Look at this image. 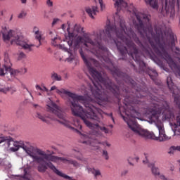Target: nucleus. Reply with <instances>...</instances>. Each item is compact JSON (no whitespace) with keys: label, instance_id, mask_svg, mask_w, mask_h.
I'll list each match as a JSON object with an SVG mask.
<instances>
[{"label":"nucleus","instance_id":"1","mask_svg":"<svg viewBox=\"0 0 180 180\" xmlns=\"http://www.w3.org/2000/svg\"><path fill=\"white\" fill-rule=\"evenodd\" d=\"M105 68L110 71L113 77H118V78H122L126 84L130 85L134 91L130 93L129 95V90L127 89H122V86H117L109 77L106 75L102 77L101 74L95 68H93V96L96 99L98 105H102L103 102H108V95L105 92H102V86L99 84L98 82L103 84V85L113 94L114 96L120 101V92L121 89L123 92H125V98L124 100V103L125 105L124 110L125 113L128 116L127 118L124 115H121L123 120L126 122L128 127L134 131L136 136L142 137V139H151L152 140H156L157 141H168L171 140V136H167L165 134V129H164V124L162 122H159L158 120L160 117L162 116L165 120H170V119H174V113L171 110L169 107V103L167 102L165 100H161L157 96L152 97V101H154L148 108V123L153 124L154 123L159 131V136H155L154 133L148 131L147 129L141 128L140 124H137L134 119L140 116V112H139V109L141 105H143L142 98H144L147 95V90L146 89H141L140 84H137L130 76L127 75L126 73L122 72L119 68L115 65H105ZM135 92V93H134Z\"/></svg>","mask_w":180,"mask_h":180},{"label":"nucleus","instance_id":"2","mask_svg":"<svg viewBox=\"0 0 180 180\" xmlns=\"http://www.w3.org/2000/svg\"><path fill=\"white\" fill-rule=\"evenodd\" d=\"M120 27H116V22L115 25L108 24L105 28L103 31H100L99 33L94 34L89 36L84 34L83 37H78L74 42L73 47L74 51H77L79 49V43L84 41V46L89 49V50H94V49H99L103 51L108 52V48L102 46V39L103 40H110L111 43L115 44L121 58L120 60H126L127 54L131 56L133 60L138 64L139 69L136 68V65L131 63L136 72L139 74H147L148 75V66L144 63L143 58L144 55L141 52L139 51L137 46L134 44L133 41H135L136 44L139 46L142 51L148 56V44L141 43L137 35L131 30L128 28L124 24V20H120Z\"/></svg>","mask_w":180,"mask_h":180},{"label":"nucleus","instance_id":"3","mask_svg":"<svg viewBox=\"0 0 180 180\" xmlns=\"http://www.w3.org/2000/svg\"><path fill=\"white\" fill-rule=\"evenodd\" d=\"M56 94H58L60 96L66 95L69 98H71L72 100L70 98L68 99V105L71 109L72 115L77 117H81L82 120H83L84 123L89 129H95V127H97V130H99L101 126H99V124L98 123H101V118L98 115V113H96V108L89 103H84V106L87 110H84L82 106L79 103L80 101L85 102V96H79L75 93L65 90V89H56ZM87 119H91L98 123L93 124Z\"/></svg>","mask_w":180,"mask_h":180},{"label":"nucleus","instance_id":"4","mask_svg":"<svg viewBox=\"0 0 180 180\" xmlns=\"http://www.w3.org/2000/svg\"><path fill=\"white\" fill-rule=\"evenodd\" d=\"M47 110L48 112H51L53 113L52 115H49L46 116L42 115L40 112L37 113V117L38 119H40L44 123H49V120H46V118L50 119L53 122H58L60 124H63L67 129H70V130H72V131H75L76 133H79V131L73 127L71 126V122L67 120V114L64 112L63 108L58 106L56 103L51 101L49 105H47Z\"/></svg>","mask_w":180,"mask_h":180},{"label":"nucleus","instance_id":"5","mask_svg":"<svg viewBox=\"0 0 180 180\" xmlns=\"http://www.w3.org/2000/svg\"><path fill=\"white\" fill-rule=\"evenodd\" d=\"M35 153L37 155H41L43 157V161L40 165L37 166V169L39 172L44 174L46 171H47L48 168L51 169L54 174L58 175V176H61V178H64L65 179H71V176L60 172L57 167L52 162H56V161H62V162H68L70 160L63 158L55 156L51 154L46 153L43 150L39 148L35 149Z\"/></svg>","mask_w":180,"mask_h":180},{"label":"nucleus","instance_id":"6","mask_svg":"<svg viewBox=\"0 0 180 180\" xmlns=\"http://www.w3.org/2000/svg\"><path fill=\"white\" fill-rule=\"evenodd\" d=\"M20 148H22L25 153L31 158H32L33 162H37V164H41L43 161V156L39 155L33 152H32V150L30 149V143L29 142L27 143H23V141H21V146Z\"/></svg>","mask_w":180,"mask_h":180},{"label":"nucleus","instance_id":"7","mask_svg":"<svg viewBox=\"0 0 180 180\" xmlns=\"http://www.w3.org/2000/svg\"><path fill=\"white\" fill-rule=\"evenodd\" d=\"M15 41L18 46H20L22 47L24 50L27 51V53H30V51H33L32 47H34V44H27V40H25L22 35H17L15 37Z\"/></svg>","mask_w":180,"mask_h":180},{"label":"nucleus","instance_id":"8","mask_svg":"<svg viewBox=\"0 0 180 180\" xmlns=\"http://www.w3.org/2000/svg\"><path fill=\"white\" fill-rule=\"evenodd\" d=\"M2 36L4 41H9V40H11V38L13 37L11 43V44H13V41L16 43V37L20 35L15 30H10L8 32H3Z\"/></svg>","mask_w":180,"mask_h":180},{"label":"nucleus","instance_id":"9","mask_svg":"<svg viewBox=\"0 0 180 180\" xmlns=\"http://www.w3.org/2000/svg\"><path fill=\"white\" fill-rule=\"evenodd\" d=\"M11 67L12 66H8V68H6V69H4L0 66V77H4V75L6 74H10L11 78H15V77H16L20 72L18 70L12 69Z\"/></svg>","mask_w":180,"mask_h":180},{"label":"nucleus","instance_id":"10","mask_svg":"<svg viewBox=\"0 0 180 180\" xmlns=\"http://www.w3.org/2000/svg\"><path fill=\"white\" fill-rule=\"evenodd\" d=\"M169 37L171 39V50L178 56L179 54L180 49L179 47H175V35L174 33H170Z\"/></svg>","mask_w":180,"mask_h":180},{"label":"nucleus","instance_id":"11","mask_svg":"<svg viewBox=\"0 0 180 180\" xmlns=\"http://www.w3.org/2000/svg\"><path fill=\"white\" fill-rule=\"evenodd\" d=\"M13 140V138L11 136H2V137H0V144H2V143H4L5 147H7V148H10L11 146H12Z\"/></svg>","mask_w":180,"mask_h":180},{"label":"nucleus","instance_id":"12","mask_svg":"<svg viewBox=\"0 0 180 180\" xmlns=\"http://www.w3.org/2000/svg\"><path fill=\"white\" fill-rule=\"evenodd\" d=\"M86 169L88 174H92V175H94V179H98V176H102V173L99 169H96L95 168H91L89 166L86 167Z\"/></svg>","mask_w":180,"mask_h":180},{"label":"nucleus","instance_id":"13","mask_svg":"<svg viewBox=\"0 0 180 180\" xmlns=\"http://www.w3.org/2000/svg\"><path fill=\"white\" fill-rule=\"evenodd\" d=\"M115 7L117 8V12H120L122 8H127V2L126 0H116Z\"/></svg>","mask_w":180,"mask_h":180},{"label":"nucleus","instance_id":"14","mask_svg":"<svg viewBox=\"0 0 180 180\" xmlns=\"http://www.w3.org/2000/svg\"><path fill=\"white\" fill-rule=\"evenodd\" d=\"M22 145V141H12L11 146H10V151H12V153H16V151H18L19 148H20Z\"/></svg>","mask_w":180,"mask_h":180},{"label":"nucleus","instance_id":"15","mask_svg":"<svg viewBox=\"0 0 180 180\" xmlns=\"http://www.w3.org/2000/svg\"><path fill=\"white\" fill-rule=\"evenodd\" d=\"M86 12L91 19H95V17L94 16L96 15V13H98L99 11H98L97 6H92L91 8H87Z\"/></svg>","mask_w":180,"mask_h":180},{"label":"nucleus","instance_id":"16","mask_svg":"<svg viewBox=\"0 0 180 180\" xmlns=\"http://www.w3.org/2000/svg\"><path fill=\"white\" fill-rule=\"evenodd\" d=\"M67 31L68 32V38H66V41L70 47V49H71V47L72 46V43H74V41H72V39H74V33L72 32H70V27H68L67 28Z\"/></svg>","mask_w":180,"mask_h":180},{"label":"nucleus","instance_id":"17","mask_svg":"<svg viewBox=\"0 0 180 180\" xmlns=\"http://www.w3.org/2000/svg\"><path fill=\"white\" fill-rule=\"evenodd\" d=\"M12 66V63H11V60L9 59V56H8V53H5L4 55V64L1 67V68H4V70L8 68V67Z\"/></svg>","mask_w":180,"mask_h":180},{"label":"nucleus","instance_id":"18","mask_svg":"<svg viewBox=\"0 0 180 180\" xmlns=\"http://www.w3.org/2000/svg\"><path fill=\"white\" fill-rule=\"evenodd\" d=\"M147 5H150L153 9H158V0H144Z\"/></svg>","mask_w":180,"mask_h":180},{"label":"nucleus","instance_id":"19","mask_svg":"<svg viewBox=\"0 0 180 180\" xmlns=\"http://www.w3.org/2000/svg\"><path fill=\"white\" fill-rule=\"evenodd\" d=\"M51 78L52 79V81H63V77H61V75H58L56 72H52L51 74Z\"/></svg>","mask_w":180,"mask_h":180},{"label":"nucleus","instance_id":"20","mask_svg":"<svg viewBox=\"0 0 180 180\" xmlns=\"http://www.w3.org/2000/svg\"><path fill=\"white\" fill-rule=\"evenodd\" d=\"M11 91V87L9 86L0 84V92L2 94H8Z\"/></svg>","mask_w":180,"mask_h":180},{"label":"nucleus","instance_id":"21","mask_svg":"<svg viewBox=\"0 0 180 180\" xmlns=\"http://www.w3.org/2000/svg\"><path fill=\"white\" fill-rule=\"evenodd\" d=\"M175 151H180V146H171L169 148V151L167 152L168 154H174Z\"/></svg>","mask_w":180,"mask_h":180},{"label":"nucleus","instance_id":"22","mask_svg":"<svg viewBox=\"0 0 180 180\" xmlns=\"http://www.w3.org/2000/svg\"><path fill=\"white\" fill-rule=\"evenodd\" d=\"M68 163L73 165V167H75V168H79V167H82V165L79 164L77 160H74L72 159H70L68 160Z\"/></svg>","mask_w":180,"mask_h":180},{"label":"nucleus","instance_id":"23","mask_svg":"<svg viewBox=\"0 0 180 180\" xmlns=\"http://www.w3.org/2000/svg\"><path fill=\"white\" fill-rule=\"evenodd\" d=\"M74 30L75 32H77V33H81V32L84 33V27H81L79 25L75 24L74 26Z\"/></svg>","mask_w":180,"mask_h":180},{"label":"nucleus","instance_id":"24","mask_svg":"<svg viewBox=\"0 0 180 180\" xmlns=\"http://www.w3.org/2000/svg\"><path fill=\"white\" fill-rule=\"evenodd\" d=\"M36 34L35 36V39H37V40H38V41L39 42V46L40 44H41V34H40V32L39 31V30H37V31H35Z\"/></svg>","mask_w":180,"mask_h":180},{"label":"nucleus","instance_id":"25","mask_svg":"<svg viewBox=\"0 0 180 180\" xmlns=\"http://www.w3.org/2000/svg\"><path fill=\"white\" fill-rule=\"evenodd\" d=\"M27 15V12L25 10H22L20 15H18V19H25Z\"/></svg>","mask_w":180,"mask_h":180},{"label":"nucleus","instance_id":"26","mask_svg":"<svg viewBox=\"0 0 180 180\" xmlns=\"http://www.w3.org/2000/svg\"><path fill=\"white\" fill-rule=\"evenodd\" d=\"M23 58H26V54H25V53L21 51L18 54V60H22Z\"/></svg>","mask_w":180,"mask_h":180},{"label":"nucleus","instance_id":"27","mask_svg":"<svg viewBox=\"0 0 180 180\" xmlns=\"http://www.w3.org/2000/svg\"><path fill=\"white\" fill-rule=\"evenodd\" d=\"M102 155L105 158V160H109V155L107 150H103Z\"/></svg>","mask_w":180,"mask_h":180},{"label":"nucleus","instance_id":"28","mask_svg":"<svg viewBox=\"0 0 180 180\" xmlns=\"http://www.w3.org/2000/svg\"><path fill=\"white\" fill-rule=\"evenodd\" d=\"M99 130H101V131H104V133H105V134H108V133H109V129H108L105 127H99Z\"/></svg>","mask_w":180,"mask_h":180},{"label":"nucleus","instance_id":"29","mask_svg":"<svg viewBox=\"0 0 180 180\" xmlns=\"http://www.w3.org/2000/svg\"><path fill=\"white\" fill-rule=\"evenodd\" d=\"M66 61H68V63H72V61H74V56L72 53H70V56L66 59Z\"/></svg>","mask_w":180,"mask_h":180},{"label":"nucleus","instance_id":"30","mask_svg":"<svg viewBox=\"0 0 180 180\" xmlns=\"http://www.w3.org/2000/svg\"><path fill=\"white\" fill-rule=\"evenodd\" d=\"M98 3L100 4L101 11L105 9V6L103 5V0H98Z\"/></svg>","mask_w":180,"mask_h":180},{"label":"nucleus","instance_id":"31","mask_svg":"<svg viewBox=\"0 0 180 180\" xmlns=\"http://www.w3.org/2000/svg\"><path fill=\"white\" fill-rule=\"evenodd\" d=\"M46 5L49 6V8H51V6H53V1H51V0H47Z\"/></svg>","mask_w":180,"mask_h":180},{"label":"nucleus","instance_id":"32","mask_svg":"<svg viewBox=\"0 0 180 180\" xmlns=\"http://www.w3.org/2000/svg\"><path fill=\"white\" fill-rule=\"evenodd\" d=\"M57 22H60V19L54 18L53 22H52V26H54V25H56V23H57Z\"/></svg>","mask_w":180,"mask_h":180},{"label":"nucleus","instance_id":"33","mask_svg":"<svg viewBox=\"0 0 180 180\" xmlns=\"http://www.w3.org/2000/svg\"><path fill=\"white\" fill-rule=\"evenodd\" d=\"M144 155H145L146 160H143V164H148L149 161H148V159L147 158V154L145 153Z\"/></svg>","mask_w":180,"mask_h":180},{"label":"nucleus","instance_id":"34","mask_svg":"<svg viewBox=\"0 0 180 180\" xmlns=\"http://www.w3.org/2000/svg\"><path fill=\"white\" fill-rule=\"evenodd\" d=\"M129 172V170H124L122 172L121 175L122 176H124L126 174H127Z\"/></svg>","mask_w":180,"mask_h":180},{"label":"nucleus","instance_id":"35","mask_svg":"<svg viewBox=\"0 0 180 180\" xmlns=\"http://www.w3.org/2000/svg\"><path fill=\"white\" fill-rule=\"evenodd\" d=\"M60 47L64 50V51H68V48L64 46V45H60Z\"/></svg>","mask_w":180,"mask_h":180},{"label":"nucleus","instance_id":"36","mask_svg":"<svg viewBox=\"0 0 180 180\" xmlns=\"http://www.w3.org/2000/svg\"><path fill=\"white\" fill-rule=\"evenodd\" d=\"M56 40H57V37H55L53 39H52V44L53 46H56Z\"/></svg>","mask_w":180,"mask_h":180},{"label":"nucleus","instance_id":"37","mask_svg":"<svg viewBox=\"0 0 180 180\" xmlns=\"http://www.w3.org/2000/svg\"><path fill=\"white\" fill-rule=\"evenodd\" d=\"M36 89H39V91H43V88H41L39 84L35 86Z\"/></svg>","mask_w":180,"mask_h":180},{"label":"nucleus","instance_id":"38","mask_svg":"<svg viewBox=\"0 0 180 180\" xmlns=\"http://www.w3.org/2000/svg\"><path fill=\"white\" fill-rule=\"evenodd\" d=\"M27 171L26 170V169H25L23 178H27Z\"/></svg>","mask_w":180,"mask_h":180},{"label":"nucleus","instance_id":"39","mask_svg":"<svg viewBox=\"0 0 180 180\" xmlns=\"http://www.w3.org/2000/svg\"><path fill=\"white\" fill-rule=\"evenodd\" d=\"M75 158H76L79 161H84V159H82V158H81L79 156H76V157H75Z\"/></svg>","mask_w":180,"mask_h":180},{"label":"nucleus","instance_id":"40","mask_svg":"<svg viewBox=\"0 0 180 180\" xmlns=\"http://www.w3.org/2000/svg\"><path fill=\"white\" fill-rule=\"evenodd\" d=\"M165 9L166 11V13H168V12H169V9L167 7V2H165Z\"/></svg>","mask_w":180,"mask_h":180},{"label":"nucleus","instance_id":"41","mask_svg":"<svg viewBox=\"0 0 180 180\" xmlns=\"http://www.w3.org/2000/svg\"><path fill=\"white\" fill-rule=\"evenodd\" d=\"M108 115L110 116L112 122L115 123V118L113 117V114L112 113H110Z\"/></svg>","mask_w":180,"mask_h":180},{"label":"nucleus","instance_id":"42","mask_svg":"<svg viewBox=\"0 0 180 180\" xmlns=\"http://www.w3.org/2000/svg\"><path fill=\"white\" fill-rule=\"evenodd\" d=\"M55 89H57V86H53L51 87L50 91H54Z\"/></svg>","mask_w":180,"mask_h":180},{"label":"nucleus","instance_id":"43","mask_svg":"<svg viewBox=\"0 0 180 180\" xmlns=\"http://www.w3.org/2000/svg\"><path fill=\"white\" fill-rule=\"evenodd\" d=\"M20 1H21V4H26L27 2V0H20Z\"/></svg>","mask_w":180,"mask_h":180},{"label":"nucleus","instance_id":"44","mask_svg":"<svg viewBox=\"0 0 180 180\" xmlns=\"http://www.w3.org/2000/svg\"><path fill=\"white\" fill-rule=\"evenodd\" d=\"M42 89L43 90H41V91H45L46 92L49 91V89H47L46 86H43Z\"/></svg>","mask_w":180,"mask_h":180},{"label":"nucleus","instance_id":"45","mask_svg":"<svg viewBox=\"0 0 180 180\" xmlns=\"http://www.w3.org/2000/svg\"><path fill=\"white\" fill-rule=\"evenodd\" d=\"M33 30H34V33H36V31L39 30V28L37 27H34Z\"/></svg>","mask_w":180,"mask_h":180},{"label":"nucleus","instance_id":"46","mask_svg":"<svg viewBox=\"0 0 180 180\" xmlns=\"http://www.w3.org/2000/svg\"><path fill=\"white\" fill-rule=\"evenodd\" d=\"M104 144H105V146H107V147H110V143H109L108 142H105Z\"/></svg>","mask_w":180,"mask_h":180},{"label":"nucleus","instance_id":"47","mask_svg":"<svg viewBox=\"0 0 180 180\" xmlns=\"http://www.w3.org/2000/svg\"><path fill=\"white\" fill-rule=\"evenodd\" d=\"M61 28L63 29V30H65V25H62Z\"/></svg>","mask_w":180,"mask_h":180},{"label":"nucleus","instance_id":"48","mask_svg":"<svg viewBox=\"0 0 180 180\" xmlns=\"http://www.w3.org/2000/svg\"><path fill=\"white\" fill-rule=\"evenodd\" d=\"M4 164V160L0 158V165H2Z\"/></svg>","mask_w":180,"mask_h":180},{"label":"nucleus","instance_id":"49","mask_svg":"<svg viewBox=\"0 0 180 180\" xmlns=\"http://www.w3.org/2000/svg\"><path fill=\"white\" fill-rule=\"evenodd\" d=\"M128 162H129V165H131L132 167H133V165H134V164H133L132 162H131L129 159H128Z\"/></svg>","mask_w":180,"mask_h":180},{"label":"nucleus","instance_id":"50","mask_svg":"<svg viewBox=\"0 0 180 180\" xmlns=\"http://www.w3.org/2000/svg\"><path fill=\"white\" fill-rule=\"evenodd\" d=\"M24 73L26 74V72H27V70L26 68L23 69Z\"/></svg>","mask_w":180,"mask_h":180},{"label":"nucleus","instance_id":"51","mask_svg":"<svg viewBox=\"0 0 180 180\" xmlns=\"http://www.w3.org/2000/svg\"><path fill=\"white\" fill-rule=\"evenodd\" d=\"M94 150H99V146H96V148H94Z\"/></svg>","mask_w":180,"mask_h":180},{"label":"nucleus","instance_id":"52","mask_svg":"<svg viewBox=\"0 0 180 180\" xmlns=\"http://www.w3.org/2000/svg\"><path fill=\"white\" fill-rule=\"evenodd\" d=\"M11 89H12L13 92H16V89H12V88H11Z\"/></svg>","mask_w":180,"mask_h":180},{"label":"nucleus","instance_id":"53","mask_svg":"<svg viewBox=\"0 0 180 180\" xmlns=\"http://www.w3.org/2000/svg\"><path fill=\"white\" fill-rule=\"evenodd\" d=\"M135 160H136V161H139V160H140V158L139 157H136Z\"/></svg>","mask_w":180,"mask_h":180},{"label":"nucleus","instance_id":"54","mask_svg":"<svg viewBox=\"0 0 180 180\" xmlns=\"http://www.w3.org/2000/svg\"><path fill=\"white\" fill-rule=\"evenodd\" d=\"M33 106H34V108H37V106H39V105H37V104H33Z\"/></svg>","mask_w":180,"mask_h":180},{"label":"nucleus","instance_id":"55","mask_svg":"<svg viewBox=\"0 0 180 180\" xmlns=\"http://www.w3.org/2000/svg\"><path fill=\"white\" fill-rule=\"evenodd\" d=\"M13 18V15H11L10 18V20H12Z\"/></svg>","mask_w":180,"mask_h":180},{"label":"nucleus","instance_id":"56","mask_svg":"<svg viewBox=\"0 0 180 180\" xmlns=\"http://www.w3.org/2000/svg\"><path fill=\"white\" fill-rule=\"evenodd\" d=\"M49 34H53V32L50 31Z\"/></svg>","mask_w":180,"mask_h":180},{"label":"nucleus","instance_id":"57","mask_svg":"<svg viewBox=\"0 0 180 180\" xmlns=\"http://www.w3.org/2000/svg\"><path fill=\"white\" fill-rule=\"evenodd\" d=\"M25 89H26V91H27V92L30 93V91H29V89L27 88H25Z\"/></svg>","mask_w":180,"mask_h":180},{"label":"nucleus","instance_id":"58","mask_svg":"<svg viewBox=\"0 0 180 180\" xmlns=\"http://www.w3.org/2000/svg\"><path fill=\"white\" fill-rule=\"evenodd\" d=\"M165 71H166L167 72H168V69H165Z\"/></svg>","mask_w":180,"mask_h":180},{"label":"nucleus","instance_id":"59","mask_svg":"<svg viewBox=\"0 0 180 180\" xmlns=\"http://www.w3.org/2000/svg\"><path fill=\"white\" fill-rule=\"evenodd\" d=\"M96 134H101V133L99 131H97Z\"/></svg>","mask_w":180,"mask_h":180},{"label":"nucleus","instance_id":"60","mask_svg":"<svg viewBox=\"0 0 180 180\" xmlns=\"http://www.w3.org/2000/svg\"><path fill=\"white\" fill-rule=\"evenodd\" d=\"M98 144H105L104 143L99 142Z\"/></svg>","mask_w":180,"mask_h":180},{"label":"nucleus","instance_id":"61","mask_svg":"<svg viewBox=\"0 0 180 180\" xmlns=\"http://www.w3.org/2000/svg\"><path fill=\"white\" fill-rule=\"evenodd\" d=\"M38 95H39V96H41V93H39Z\"/></svg>","mask_w":180,"mask_h":180},{"label":"nucleus","instance_id":"62","mask_svg":"<svg viewBox=\"0 0 180 180\" xmlns=\"http://www.w3.org/2000/svg\"><path fill=\"white\" fill-rule=\"evenodd\" d=\"M110 127H113V125H110Z\"/></svg>","mask_w":180,"mask_h":180},{"label":"nucleus","instance_id":"63","mask_svg":"<svg viewBox=\"0 0 180 180\" xmlns=\"http://www.w3.org/2000/svg\"><path fill=\"white\" fill-rule=\"evenodd\" d=\"M30 95L32 96V98H33V96H32V94L30 93Z\"/></svg>","mask_w":180,"mask_h":180},{"label":"nucleus","instance_id":"64","mask_svg":"<svg viewBox=\"0 0 180 180\" xmlns=\"http://www.w3.org/2000/svg\"><path fill=\"white\" fill-rule=\"evenodd\" d=\"M174 136H175V133H176V132H175V131H174Z\"/></svg>","mask_w":180,"mask_h":180}]
</instances>
